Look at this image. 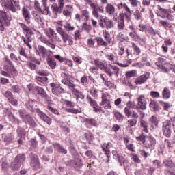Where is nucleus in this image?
Segmentation results:
<instances>
[{"label":"nucleus","mask_w":175,"mask_h":175,"mask_svg":"<svg viewBox=\"0 0 175 175\" xmlns=\"http://www.w3.org/2000/svg\"><path fill=\"white\" fill-rule=\"evenodd\" d=\"M54 148L58 151V152H60V154H68V150L62 146V145H60L58 143L54 144H53Z\"/></svg>","instance_id":"b1692460"},{"label":"nucleus","mask_w":175,"mask_h":175,"mask_svg":"<svg viewBox=\"0 0 175 175\" xmlns=\"http://www.w3.org/2000/svg\"><path fill=\"white\" fill-rule=\"evenodd\" d=\"M100 106H103L106 110H107V109H111V104H110L109 100L102 101L100 103Z\"/></svg>","instance_id":"e433bc0d"},{"label":"nucleus","mask_w":175,"mask_h":175,"mask_svg":"<svg viewBox=\"0 0 175 175\" xmlns=\"http://www.w3.org/2000/svg\"><path fill=\"white\" fill-rule=\"evenodd\" d=\"M148 79H150V72H146V74H144L136 78L135 83L137 85L144 84V82L147 81Z\"/></svg>","instance_id":"4468645a"},{"label":"nucleus","mask_w":175,"mask_h":175,"mask_svg":"<svg viewBox=\"0 0 175 175\" xmlns=\"http://www.w3.org/2000/svg\"><path fill=\"white\" fill-rule=\"evenodd\" d=\"M126 106H127L128 109H135V107H136V105L135 104V102H133V101L127 102Z\"/></svg>","instance_id":"0e129e2a"},{"label":"nucleus","mask_w":175,"mask_h":175,"mask_svg":"<svg viewBox=\"0 0 175 175\" xmlns=\"http://www.w3.org/2000/svg\"><path fill=\"white\" fill-rule=\"evenodd\" d=\"M46 62L50 66L51 69H55L57 66V62H55V59L51 58L50 57H47Z\"/></svg>","instance_id":"c85d7f7f"},{"label":"nucleus","mask_w":175,"mask_h":175,"mask_svg":"<svg viewBox=\"0 0 175 175\" xmlns=\"http://www.w3.org/2000/svg\"><path fill=\"white\" fill-rule=\"evenodd\" d=\"M18 113H19V116L21 117V118H22V120L24 121L25 120H27V118L29 116V113H27V111L25 109H20L18 110Z\"/></svg>","instance_id":"f704fd0d"},{"label":"nucleus","mask_w":175,"mask_h":175,"mask_svg":"<svg viewBox=\"0 0 175 175\" xmlns=\"http://www.w3.org/2000/svg\"><path fill=\"white\" fill-rule=\"evenodd\" d=\"M36 113L38 116L40 117V118L42 120V121H44V122H46L48 125H51L52 119L50 117H49L47 115H46L39 109H36Z\"/></svg>","instance_id":"f8f14e48"},{"label":"nucleus","mask_w":175,"mask_h":175,"mask_svg":"<svg viewBox=\"0 0 175 175\" xmlns=\"http://www.w3.org/2000/svg\"><path fill=\"white\" fill-rule=\"evenodd\" d=\"M65 2H70V0H58V4L54 3L51 5V9L55 14H61L64 10Z\"/></svg>","instance_id":"39448f33"},{"label":"nucleus","mask_w":175,"mask_h":175,"mask_svg":"<svg viewBox=\"0 0 175 175\" xmlns=\"http://www.w3.org/2000/svg\"><path fill=\"white\" fill-rule=\"evenodd\" d=\"M62 79V84H64L65 85H67L69 87L70 90H71L72 93L77 98V101L80 102V99L81 100H84L85 97L84 96V94L80 91H79L77 89H76V85L72 83L70 81H69V75H66V73L63 72L61 75Z\"/></svg>","instance_id":"f257e3e1"},{"label":"nucleus","mask_w":175,"mask_h":175,"mask_svg":"<svg viewBox=\"0 0 175 175\" xmlns=\"http://www.w3.org/2000/svg\"><path fill=\"white\" fill-rule=\"evenodd\" d=\"M50 85L51 87L52 93L54 94V95H57V96H58L59 94H64V92H65V90L55 83H51Z\"/></svg>","instance_id":"9d476101"},{"label":"nucleus","mask_w":175,"mask_h":175,"mask_svg":"<svg viewBox=\"0 0 175 175\" xmlns=\"http://www.w3.org/2000/svg\"><path fill=\"white\" fill-rule=\"evenodd\" d=\"M129 2L133 8H137L139 6V1L137 0H129Z\"/></svg>","instance_id":"13d9d810"},{"label":"nucleus","mask_w":175,"mask_h":175,"mask_svg":"<svg viewBox=\"0 0 175 175\" xmlns=\"http://www.w3.org/2000/svg\"><path fill=\"white\" fill-rule=\"evenodd\" d=\"M103 23L105 25L106 29L114 28V23H113L111 20L109 19L107 17H105L103 18Z\"/></svg>","instance_id":"393cba45"},{"label":"nucleus","mask_w":175,"mask_h":175,"mask_svg":"<svg viewBox=\"0 0 175 175\" xmlns=\"http://www.w3.org/2000/svg\"><path fill=\"white\" fill-rule=\"evenodd\" d=\"M87 98L88 103H90L92 107H95V106L98 105V103H96L95 100H93L92 98L89 95L87 96Z\"/></svg>","instance_id":"49530a36"},{"label":"nucleus","mask_w":175,"mask_h":175,"mask_svg":"<svg viewBox=\"0 0 175 175\" xmlns=\"http://www.w3.org/2000/svg\"><path fill=\"white\" fill-rule=\"evenodd\" d=\"M100 146L103 151L105 152V155H106L107 158V162H109L110 161V155L111 154L110 149H109L106 143L102 144Z\"/></svg>","instance_id":"412c9836"},{"label":"nucleus","mask_w":175,"mask_h":175,"mask_svg":"<svg viewBox=\"0 0 175 175\" xmlns=\"http://www.w3.org/2000/svg\"><path fill=\"white\" fill-rule=\"evenodd\" d=\"M131 16H132V14H130L129 12H124V13L120 14L119 18L121 19L122 18L123 21L126 18L127 21H129V20H131Z\"/></svg>","instance_id":"c9c22d12"},{"label":"nucleus","mask_w":175,"mask_h":175,"mask_svg":"<svg viewBox=\"0 0 175 175\" xmlns=\"http://www.w3.org/2000/svg\"><path fill=\"white\" fill-rule=\"evenodd\" d=\"M5 96L8 99V100L13 98V94L10 91H6L5 92Z\"/></svg>","instance_id":"774afa93"},{"label":"nucleus","mask_w":175,"mask_h":175,"mask_svg":"<svg viewBox=\"0 0 175 175\" xmlns=\"http://www.w3.org/2000/svg\"><path fill=\"white\" fill-rule=\"evenodd\" d=\"M132 47L134 51H135L137 55H139V54H140V53L142 52L140 48H139V46H137V45H136L135 42H132Z\"/></svg>","instance_id":"5fc2aeb1"},{"label":"nucleus","mask_w":175,"mask_h":175,"mask_svg":"<svg viewBox=\"0 0 175 175\" xmlns=\"http://www.w3.org/2000/svg\"><path fill=\"white\" fill-rule=\"evenodd\" d=\"M2 5L14 12H17L20 9L18 0H5L3 2Z\"/></svg>","instance_id":"20e7f679"},{"label":"nucleus","mask_w":175,"mask_h":175,"mask_svg":"<svg viewBox=\"0 0 175 175\" xmlns=\"http://www.w3.org/2000/svg\"><path fill=\"white\" fill-rule=\"evenodd\" d=\"M56 31L57 32H58V33H59V35H61L64 43H66V42L68 41L70 46H72V44H73V39L72 38V36L66 33L64 29H62L61 27H57L56 28Z\"/></svg>","instance_id":"423d86ee"},{"label":"nucleus","mask_w":175,"mask_h":175,"mask_svg":"<svg viewBox=\"0 0 175 175\" xmlns=\"http://www.w3.org/2000/svg\"><path fill=\"white\" fill-rule=\"evenodd\" d=\"M23 121L26 124H29V125H30L31 126H36V122H35V120H33V118H32L30 115H29L27 118Z\"/></svg>","instance_id":"bb28decb"},{"label":"nucleus","mask_w":175,"mask_h":175,"mask_svg":"<svg viewBox=\"0 0 175 175\" xmlns=\"http://www.w3.org/2000/svg\"><path fill=\"white\" fill-rule=\"evenodd\" d=\"M157 144V140L152 135H148L146 137L145 140L144 146L146 148H154Z\"/></svg>","instance_id":"1a4fd4ad"},{"label":"nucleus","mask_w":175,"mask_h":175,"mask_svg":"<svg viewBox=\"0 0 175 175\" xmlns=\"http://www.w3.org/2000/svg\"><path fill=\"white\" fill-rule=\"evenodd\" d=\"M157 16L161 17V18H165L166 17L165 14H167V10L162 8L161 5H157Z\"/></svg>","instance_id":"aec40b11"},{"label":"nucleus","mask_w":175,"mask_h":175,"mask_svg":"<svg viewBox=\"0 0 175 175\" xmlns=\"http://www.w3.org/2000/svg\"><path fill=\"white\" fill-rule=\"evenodd\" d=\"M36 90H37L36 92H38V94L39 95H40L42 98L46 99V100H47V102L49 103V105L53 103V100L51 99L50 96H49V95H47L46 92H44V89H43V88H40V87L38 86Z\"/></svg>","instance_id":"ddd939ff"},{"label":"nucleus","mask_w":175,"mask_h":175,"mask_svg":"<svg viewBox=\"0 0 175 175\" xmlns=\"http://www.w3.org/2000/svg\"><path fill=\"white\" fill-rule=\"evenodd\" d=\"M124 113L128 118H129V117H132V114H133V111H131L128 107H125L124 109Z\"/></svg>","instance_id":"3c124183"},{"label":"nucleus","mask_w":175,"mask_h":175,"mask_svg":"<svg viewBox=\"0 0 175 175\" xmlns=\"http://www.w3.org/2000/svg\"><path fill=\"white\" fill-rule=\"evenodd\" d=\"M150 107L152 109V110H153V111H158L159 107L157 101L150 100Z\"/></svg>","instance_id":"4c0bfd02"},{"label":"nucleus","mask_w":175,"mask_h":175,"mask_svg":"<svg viewBox=\"0 0 175 175\" xmlns=\"http://www.w3.org/2000/svg\"><path fill=\"white\" fill-rule=\"evenodd\" d=\"M22 16L27 24H31V13L25 7L22 8Z\"/></svg>","instance_id":"f3484780"},{"label":"nucleus","mask_w":175,"mask_h":175,"mask_svg":"<svg viewBox=\"0 0 175 175\" xmlns=\"http://www.w3.org/2000/svg\"><path fill=\"white\" fill-rule=\"evenodd\" d=\"M31 161L30 165L35 169H39L40 167V163H39V157L33 153L30 154Z\"/></svg>","instance_id":"9b49d317"},{"label":"nucleus","mask_w":175,"mask_h":175,"mask_svg":"<svg viewBox=\"0 0 175 175\" xmlns=\"http://www.w3.org/2000/svg\"><path fill=\"white\" fill-rule=\"evenodd\" d=\"M103 69H104L105 73L108 75L109 77H113V71H111V68L104 66Z\"/></svg>","instance_id":"09e8293b"},{"label":"nucleus","mask_w":175,"mask_h":175,"mask_svg":"<svg viewBox=\"0 0 175 175\" xmlns=\"http://www.w3.org/2000/svg\"><path fill=\"white\" fill-rule=\"evenodd\" d=\"M146 137H146L144 135L142 134L140 136L137 137L136 139H137V140H138V142H142V143H143V144H145Z\"/></svg>","instance_id":"052dcab7"},{"label":"nucleus","mask_w":175,"mask_h":175,"mask_svg":"<svg viewBox=\"0 0 175 175\" xmlns=\"http://www.w3.org/2000/svg\"><path fill=\"white\" fill-rule=\"evenodd\" d=\"M160 24L163 26V27L165 29H169V28H172V25H170V23H169L168 22H166L163 20H161L160 21Z\"/></svg>","instance_id":"de8ad7c7"},{"label":"nucleus","mask_w":175,"mask_h":175,"mask_svg":"<svg viewBox=\"0 0 175 175\" xmlns=\"http://www.w3.org/2000/svg\"><path fill=\"white\" fill-rule=\"evenodd\" d=\"M36 73H38V75H40V76H47L49 75L47 70H37Z\"/></svg>","instance_id":"e2e57ef3"},{"label":"nucleus","mask_w":175,"mask_h":175,"mask_svg":"<svg viewBox=\"0 0 175 175\" xmlns=\"http://www.w3.org/2000/svg\"><path fill=\"white\" fill-rule=\"evenodd\" d=\"M137 118H139V114L136 111H133L132 119L127 121V124L130 128L136 126V124H137Z\"/></svg>","instance_id":"2eb2a0df"},{"label":"nucleus","mask_w":175,"mask_h":175,"mask_svg":"<svg viewBox=\"0 0 175 175\" xmlns=\"http://www.w3.org/2000/svg\"><path fill=\"white\" fill-rule=\"evenodd\" d=\"M137 109H140L141 110H146L147 109V101L144 95H139L137 98Z\"/></svg>","instance_id":"6e6552de"},{"label":"nucleus","mask_w":175,"mask_h":175,"mask_svg":"<svg viewBox=\"0 0 175 175\" xmlns=\"http://www.w3.org/2000/svg\"><path fill=\"white\" fill-rule=\"evenodd\" d=\"M44 32L45 35H46V36L48 38H50L51 39H53V38H54V36H55V31L50 27H49L47 29H44Z\"/></svg>","instance_id":"a878e982"},{"label":"nucleus","mask_w":175,"mask_h":175,"mask_svg":"<svg viewBox=\"0 0 175 175\" xmlns=\"http://www.w3.org/2000/svg\"><path fill=\"white\" fill-rule=\"evenodd\" d=\"M143 118H144V116H142L140 118V126L142 129V131H144V132H145V133H148V125L147 124V122L143 120Z\"/></svg>","instance_id":"5701e85b"},{"label":"nucleus","mask_w":175,"mask_h":175,"mask_svg":"<svg viewBox=\"0 0 175 175\" xmlns=\"http://www.w3.org/2000/svg\"><path fill=\"white\" fill-rule=\"evenodd\" d=\"M12 18L9 16L8 12L0 10V31H5V25L8 27L10 24Z\"/></svg>","instance_id":"7ed1b4c3"},{"label":"nucleus","mask_w":175,"mask_h":175,"mask_svg":"<svg viewBox=\"0 0 175 175\" xmlns=\"http://www.w3.org/2000/svg\"><path fill=\"white\" fill-rule=\"evenodd\" d=\"M21 166V164H20V163H16V161L11 163V167H12L13 170H18Z\"/></svg>","instance_id":"603ef678"},{"label":"nucleus","mask_w":175,"mask_h":175,"mask_svg":"<svg viewBox=\"0 0 175 175\" xmlns=\"http://www.w3.org/2000/svg\"><path fill=\"white\" fill-rule=\"evenodd\" d=\"M87 122L88 124H91L93 126H98V123H96V120L94 119H86Z\"/></svg>","instance_id":"69168bd1"},{"label":"nucleus","mask_w":175,"mask_h":175,"mask_svg":"<svg viewBox=\"0 0 175 175\" xmlns=\"http://www.w3.org/2000/svg\"><path fill=\"white\" fill-rule=\"evenodd\" d=\"M93 64L98 66V68H100V69H103V68H105V64L98 59H94Z\"/></svg>","instance_id":"79ce46f5"},{"label":"nucleus","mask_w":175,"mask_h":175,"mask_svg":"<svg viewBox=\"0 0 175 175\" xmlns=\"http://www.w3.org/2000/svg\"><path fill=\"white\" fill-rule=\"evenodd\" d=\"M130 157L134 162H136L137 163H140V159H139V157H137V154L131 153L130 154Z\"/></svg>","instance_id":"864d4df0"},{"label":"nucleus","mask_w":175,"mask_h":175,"mask_svg":"<svg viewBox=\"0 0 175 175\" xmlns=\"http://www.w3.org/2000/svg\"><path fill=\"white\" fill-rule=\"evenodd\" d=\"M45 44L48 46V47H50V49H52V50H55V44H54V42L50 41L49 40L46 41V43Z\"/></svg>","instance_id":"bf43d9fd"},{"label":"nucleus","mask_w":175,"mask_h":175,"mask_svg":"<svg viewBox=\"0 0 175 175\" xmlns=\"http://www.w3.org/2000/svg\"><path fill=\"white\" fill-rule=\"evenodd\" d=\"M108 66L112 69L113 75H116V77H118V75H120V68L117 66H113L112 64H109Z\"/></svg>","instance_id":"473e14b6"},{"label":"nucleus","mask_w":175,"mask_h":175,"mask_svg":"<svg viewBox=\"0 0 175 175\" xmlns=\"http://www.w3.org/2000/svg\"><path fill=\"white\" fill-rule=\"evenodd\" d=\"M36 54L39 55V57H42V58H49V57L51 55V51H49L46 49L44 46L39 45L36 50Z\"/></svg>","instance_id":"0eeeda50"},{"label":"nucleus","mask_w":175,"mask_h":175,"mask_svg":"<svg viewBox=\"0 0 175 175\" xmlns=\"http://www.w3.org/2000/svg\"><path fill=\"white\" fill-rule=\"evenodd\" d=\"M162 95L163 99H169V98H170V95H172L170 90L168 88H164L162 92Z\"/></svg>","instance_id":"c756f323"},{"label":"nucleus","mask_w":175,"mask_h":175,"mask_svg":"<svg viewBox=\"0 0 175 175\" xmlns=\"http://www.w3.org/2000/svg\"><path fill=\"white\" fill-rule=\"evenodd\" d=\"M114 116L118 121H124V116H122V114H121V113H120L119 111H115Z\"/></svg>","instance_id":"a19ab883"},{"label":"nucleus","mask_w":175,"mask_h":175,"mask_svg":"<svg viewBox=\"0 0 175 175\" xmlns=\"http://www.w3.org/2000/svg\"><path fill=\"white\" fill-rule=\"evenodd\" d=\"M35 7L36 9L40 13V14H44V16L49 15V13H50V10L49 8H46L44 10H42V7L40 6V3H39L38 1H35Z\"/></svg>","instance_id":"6ab92c4d"},{"label":"nucleus","mask_w":175,"mask_h":175,"mask_svg":"<svg viewBox=\"0 0 175 175\" xmlns=\"http://www.w3.org/2000/svg\"><path fill=\"white\" fill-rule=\"evenodd\" d=\"M101 98L102 101L109 100L110 99V94H109L108 93H103Z\"/></svg>","instance_id":"680f3d73"},{"label":"nucleus","mask_w":175,"mask_h":175,"mask_svg":"<svg viewBox=\"0 0 175 175\" xmlns=\"http://www.w3.org/2000/svg\"><path fill=\"white\" fill-rule=\"evenodd\" d=\"M149 123L153 129L158 128V124H159V118L158 116L153 115L149 118Z\"/></svg>","instance_id":"a211bd4d"},{"label":"nucleus","mask_w":175,"mask_h":175,"mask_svg":"<svg viewBox=\"0 0 175 175\" xmlns=\"http://www.w3.org/2000/svg\"><path fill=\"white\" fill-rule=\"evenodd\" d=\"M64 28L67 31V32H70V31H75V27L72 26L70 23H66L64 25Z\"/></svg>","instance_id":"a18cd8bd"},{"label":"nucleus","mask_w":175,"mask_h":175,"mask_svg":"<svg viewBox=\"0 0 175 175\" xmlns=\"http://www.w3.org/2000/svg\"><path fill=\"white\" fill-rule=\"evenodd\" d=\"M104 38L106 40V42H107L109 44L111 43V38H110V33L109 32L105 31L104 33Z\"/></svg>","instance_id":"4d7b16f0"},{"label":"nucleus","mask_w":175,"mask_h":175,"mask_svg":"<svg viewBox=\"0 0 175 175\" xmlns=\"http://www.w3.org/2000/svg\"><path fill=\"white\" fill-rule=\"evenodd\" d=\"M96 40L97 42L98 46H107L109 44L107 41L103 40V38H102V37H97L96 38Z\"/></svg>","instance_id":"2f4dec72"},{"label":"nucleus","mask_w":175,"mask_h":175,"mask_svg":"<svg viewBox=\"0 0 175 175\" xmlns=\"http://www.w3.org/2000/svg\"><path fill=\"white\" fill-rule=\"evenodd\" d=\"M163 163L167 167H173L175 166V164L173 163L172 160L165 159L163 161Z\"/></svg>","instance_id":"58836bf2"},{"label":"nucleus","mask_w":175,"mask_h":175,"mask_svg":"<svg viewBox=\"0 0 175 175\" xmlns=\"http://www.w3.org/2000/svg\"><path fill=\"white\" fill-rule=\"evenodd\" d=\"M85 1H86L87 3H88V5H90V6L93 8L92 14L94 17H96V18H98L99 13L98 12V5L92 2L91 0H85Z\"/></svg>","instance_id":"dca6fc26"},{"label":"nucleus","mask_w":175,"mask_h":175,"mask_svg":"<svg viewBox=\"0 0 175 175\" xmlns=\"http://www.w3.org/2000/svg\"><path fill=\"white\" fill-rule=\"evenodd\" d=\"M33 100H29L26 106L30 111H33Z\"/></svg>","instance_id":"6e6d98bb"},{"label":"nucleus","mask_w":175,"mask_h":175,"mask_svg":"<svg viewBox=\"0 0 175 175\" xmlns=\"http://www.w3.org/2000/svg\"><path fill=\"white\" fill-rule=\"evenodd\" d=\"M34 20L38 23V24H40L42 23V17L39 16L38 14H33Z\"/></svg>","instance_id":"338daca9"},{"label":"nucleus","mask_w":175,"mask_h":175,"mask_svg":"<svg viewBox=\"0 0 175 175\" xmlns=\"http://www.w3.org/2000/svg\"><path fill=\"white\" fill-rule=\"evenodd\" d=\"M105 12L109 16H113L116 12V8L111 3H107L105 7Z\"/></svg>","instance_id":"4be33fe9"},{"label":"nucleus","mask_w":175,"mask_h":175,"mask_svg":"<svg viewBox=\"0 0 175 175\" xmlns=\"http://www.w3.org/2000/svg\"><path fill=\"white\" fill-rule=\"evenodd\" d=\"M19 25L21 28H22L23 32L25 33V35L26 36L22 37L23 40L24 41V43L29 47V49H32V46L29 44L31 42H32V35H33V31H32V29L28 27L27 25H25L24 23H19Z\"/></svg>","instance_id":"f03ea898"},{"label":"nucleus","mask_w":175,"mask_h":175,"mask_svg":"<svg viewBox=\"0 0 175 175\" xmlns=\"http://www.w3.org/2000/svg\"><path fill=\"white\" fill-rule=\"evenodd\" d=\"M71 163L74 167H81L83 166V160L81 159H75V160H72L71 161Z\"/></svg>","instance_id":"cd10ccee"},{"label":"nucleus","mask_w":175,"mask_h":175,"mask_svg":"<svg viewBox=\"0 0 175 175\" xmlns=\"http://www.w3.org/2000/svg\"><path fill=\"white\" fill-rule=\"evenodd\" d=\"M27 90L29 91V92L33 93V92H36V90H37L36 88H38V86L31 83L27 85Z\"/></svg>","instance_id":"37998d69"},{"label":"nucleus","mask_w":175,"mask_h":175,"mask_svg":"<svg viewBox=\"0 0 175 175\" xmlns=\"http://www.w3.org/2000/svg\"><path fill=\"white\" fill-rule=\"evenodd\" d=\"M38 40H40V42H42V43H44V44H46L49 40V39L43 36V34H41L40 32L38 33Z\"/></svg>","instance_id":"ea45409f"},{"label":"nucleus","mask_w":175,"mask_h":175,"mask_svg":"<svg viewBox=\"0 0 175 175\" xmlns=\"http://www.w3.org/2000/svg\"><path fill=\"white\" fill-rule=\"evenodd\" d=\"M25 161V154H18L16 157L14 161L15 163H20L24 162Z\"/></svg>","instance_id":"72a5a7b5"},{"label":"nucleus","mask_w":175,"mask_h":175,"mask_svg":"<svg viewBox=\"0 0 175 175\" xmlns=\"http://www.w3.org/2000/svg\"><path fill=\"white\" fill-rule=\"evenodd\" d=\"M117 29L119 31H124V29H125V22L123 21L122 18H119L117 25Z\"/></svg>","instance_id":"7c9ffc66"},{"label":"nucleus","mask_w":175,"mask_h":175,"mask_svg":"<svg viewBox=\"0 0 175 175\" xmlns=\"http://www.w3.org/2000/svg\"><path fill=\"white\" fill-rule=\"evenodd\" d=\"M129 36L133 39V40L137 41L139 40V36L136 33L135 31H131L129 33Z\"/></svg>","instance_id":"8fccbe9b"},{"label":"nucleus","mask_w":175,"mask_h":175,"mask_svg":"<svg viewBox=\"0 0 175 175\" xmlns=\"http://www.w3.org/2000/svg\"><path fill=\"white\" fill-rule=\"evenodd\" d=\"M125 76L127 79H131V77H135L136 76V70H133L131 71L126 72Z\"/></svg>","instance_id":"c03bdc74"}]
</instances>
